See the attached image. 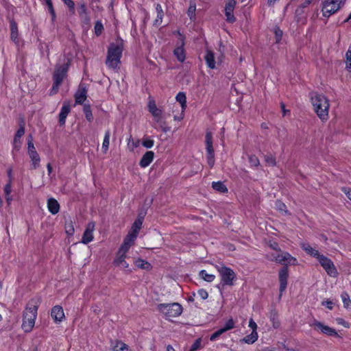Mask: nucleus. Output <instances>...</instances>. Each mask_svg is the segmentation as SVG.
<instances>
[{"mask_svg": "<svg viewBox=\"0 0 351 351\" xmlns=\"http://www.w3.org/2000/svg\"><path fill=\"white\" fill-rule=\"evenodd\" d=\"M40 300L38 298L31 299L27 304L23 313L21 328L25 332H29L35 325Z\"/></svg>", "mask_w": 351, "mask_h": 351, "instance_id": "obj_1", "label": "nucleus"}, {"mask_svg": "<svg viewBox=\"0 0 351 351\" xmlns=\"http://www.w3.org/2000/svg\"><path fill=\"white\" fill-rule=\"evenodd\" d=\"M311 102L317 117L322 121H327L330 108L329 99L323 94L313 93L311 95Z\"/></svg>", "mask_w": 351, "mask_h": 351, "instance_id": "obj_2", "label": "nucleus"}, {"mask_svg": "<svg viewBox=\"0 0 351 351\" xmlns=\"http://www.w3.org/2000/svg\"><path fill=\"white\" fill-rule=\"evenodd\" d=\"M123 44L121 40L116 43H111L108 50V56L106 64L110 69H116L120 64L122 56Z\"/></svg>", "mask_w": 351, "mask_h": 351, "instance_id": "obj_3", "label": "nucleus"}, {"mask_svg": "<svg viewBox=\"0 0 351 351\" xmlns=\"http://www.w3.org/2000/svg\"><path fill=\"white\" fill-rule=\"evenodd\" d=\"M69 68V63L66 62L62 65L56 66L53 75V84L51 89V94H55L58 92L60 85L62 84L63 80L66 76Z\"/></svg>", "mask_w": 351, "mask_h": 351, "instance_id": "obj_4", "label": "nucleus"}, {"mask_svg": "<svg viewBox=\"0 0 351 351\" xmlns=\"http://www.w3.org/2000/svg\"><path fill=\"white\" fill-rule=\"evenodd\" d=\"M346 0H325L322 3V12L324 17H330L343 6Z\"/></svg>", "mask_w": 351, "mask_h": 351, "instance_id": "obj_5", "label": "nucleus"}, {"mask_svg": "<svg viewBox=\"0 0 351 351\" xmlns=\"http://www.w3.org/2000/svg\"><path fill=\"white\" fill-rule=\"evenodd\" d=\"M215 267L219 274L221 284L223 285H232L236 279L234 271L230 267L223 265V264L216 265Z\"/></svg>", "mask_w": 351, "mask_h": 351, "instance_id": "obj_6", "label": "nucleus"}, {"mask_svg": "<svg viewBox=\"0 0 351 351\" xmlns=\"http://www.w3.org/2000/svg\"><path fill=\"white\" fill-rule=\"evenodd\" d=\"M158 308L167 318L176 317L182 313V307L178 303L160 304Z\"/></svg>", "mask_w": 351, "mask_h": 351, "instance_id": "obj_7", "label": "nucleus"}, {"mask_svg": "<svg viewBox=\"0 0 351 351\" xmlns=\"http://www.w3.org/2000/svg\"><path fill=\"white\" fill-rule=\"evenodd\" d=\"M27 154L31 161V168L32 169H38L40 163V157L34 147L32 136L27 138Z\"/></svg>", "mask_w": 351, "mask_h": 351, "instance_id": "obj_8", "label": "nucleus"}, {"mask_svg": "<svg viewBox=\"0 0 351 351\" xmlns=\"http://www.w3.org/2000/svg\"><path fill=\"white\" fill-rule=\"evenodd\" d=\"M326 272L330 277L336 278L338 276V271L335 266L333 262L326 257V256L321 254L320 256L317 259Z\"/></svg>", "mask_w": 351, "mask_h": 351, "instance_id": "obj_9", "label": "nucleus"}, {"mask_svg": "<svg viewBox=\"0 0 351 351\" xmlns=\"http://www.w3.org/2000/svg\"><path fill=\"white\" fill-rule=\"evenodd\" d=\"M270 259L282 265H296L298 264V261L295 257L288 252L281 251V250H279L277 255H272Z\"/></svg>", "mask_w": 351, "mask_h": 351, "instance_id": "obj_10", "label": "nucleus"}, {"mask_svg": "<svg viewBox=\"0 0 351 351\" xmlns=\"http://www.w3.org/2000/svg\"><path fill=\"white\" fill-rule=\"evenodd\" d=\"M205 143L207 152V162L210 167H213L215 165V153L213 147V134L210 132H208L206 134Z\"/></svg>", "mask_w": 351, "mask_h": 351, "instance_id": "obj_11", "label": "nucleus"}, {"mask_svg": "<svg viewBox=\"0 0 351 351\" xmlns=\"http://www.w3.org/2000/svg\"><path fill=\"white\" fill-rule=\"evenodd\" d=\"M310 326L311 327H313L314 328V330H318L320 332H322V334L326 335L328 336L336 337L338 335L337 331L334 328H332L328 326L324 325L323 323H322L319 321H317V320L313 321L310 324Z\"/></svg>", "mask_w": 351, "mask_h": 351, "instance_id": "obj_12", "label": "nucleus"}, {"mask_svg": "<svg viewBox=\"0 0 351 351\" xmlns=\"http://www.w3.org/2000/svg\"><path fill=\"white\" fill-rule=\"evenodd\" d=\"M236 5V0H226L224 11L226 15V20L228 23H233L236 21V18L234 17L233 14Z\"/></svg>", "mask_w": 351, "mask_h": 351, "instance_id": "obj_13", "label": "nucleus"}, {"mask_svg": "<svg viewBox=\"0 0 351 351\" xmlns=\"http://www.w3.org/2000/svg\"><path fill=\"white\" fill-rule=\"evenodd\" d=\"M95 228V223L93 221H90L86 225L85 230L83 233L82 238V243L84 244H88L93 241L94 237L93 232Z\"/></svg>", "mask_w": 351, "mask_h": 351, "instance_id": "obj_14", "label": "nucleus"}, {"mask_svg": "<svg viewBox=\"0 0 351 351\" xmlns=\"http://www.w3.org/2000/svg\"><path fill=\"white\" fill-rule=\"evenodd\" d=\"M279 282H280V296L286 290L287 286L288 279V269L287 267H283L279 271Z\"/></svg>", "mask_w": 351, "mask_h": 351, "instance_id": "obj_15", "label": "nucleus"}, {"mask_svg": "<svg viewBox=\"0 0 351 351\" xmlns=\"http://www.w3.org/2000/svg\"><path fill=\"white\" fill-rule=\"evenodd\" d=\"M87 97V90L84 84H80L75 94V104H82Z\"/></svg>", "mask_w": 351, "mask_h": 351, "instance_id": "obj_16", "label": "nucleus"}, {"mask_svg": "<svg viewBox=\"0 0 351 351\" xmlns=\"http://www.w3.org/2000/svg\"><path fill=\"white\" fill-rule=\"evenodd\" d=\"M148 109L149 112L154 117L155 120L158 122L162 116V110L157 108L156 103L154 100H150L148 103Z\"/></svg>", "mask_w": 351, "mask_h": 351, "instance_id": "obj_17", "label": "nucleus"}, {"mask_svg": "<svg viewBox=\"0 0 351 351\" xmlns=\"http://www.w3.org/2000/svg\"><path fill=\"white\" fill-rule=\"evenodd\" d=\"M51 315L56 322H61L64 318V313L62 306L57 305L52 308Z\"/></svg>", "mask_w": 351, "mask_h": 351, "instance_id": "obj_18", "label": "nucleus"}, {"mask_svg": "<svg viewBox=\"0 0 351 351\" xmlns=\"http://www.w3.org/2000/svg\"><path fill=\"white\" fill-rule=\"evenodd\" d=\"M154 158V153L152 151L147 152L141 158L139 165L142 168H145L148 167L151 162L153 161Z\"/></svg>", "mask_w": 351, "mask_h": 351, "instance_id": "obj_19", "label": "nucleus"}, {"mask_svg": "<svg viewBox=\"0 0 351 351\" xmlns=\"http://www.w3.org/2000/svg\"><path fill=\"white\" fill-rule=\"evenodd\" d=\"M184 43L183 40L181 42V45L177 47L173 51V55L176 57L177 60L183 62L186 59V53L184 48Z\"/></svg>", "mask_w": 351, "mask_h": 351, "instance_id": "obj_20", "label": "nucleus"}, {"mask_svg": "<svg viewBox=\"0 0 351 351\" xmlns=\"http://www.w3.org/2000/svg\"><path fill=\"white\" fill-rule=\"evenodd\" d=\"M71 108L69 103H64L61 108L59 114V122L61 125H64L66 121V118L70 112Z\"/></svg>", "mask_w": 351, "mask_h": 351, "instance_id": "obj_21", "label": "nucleus"}, {"mask_svg": "<svg viewBox=\"0 0 351 351\" xmlns=\"http://www.w3.org/2000/svg\"><path fill=\"white\" fill-rule=\"evenodd\" d=\"M47 208L49 213L56 215L60 210V204L56 199L51 197L47 200Z\"/></svg>", "mask_w": 351, "mask_h": 351, "instance_id": "obj_22", "label": "nucleus"}, {"mask_svg": "<svg viewBox=\"0 0 351 351\" xmlns=\"http://www.w3.org/2000/svg\"><path fill=\"white\" fill-rule=\"evenodd\" d=\"M204 59H205L206 63L208 68H210L211 69H215V56H214V53L211 50H210V49L206 50Z\"/></svg>", "mask_w": 351, "mask_h": 351, "instance_id": "obj_23", "label": "nucleus"}, {"mask_svg": "<svg viewBox=\"0 0 351 351\" xmlns=\"http://www.w3.org/2000/svg\"><path fill=\"white\" fill-rule=\"evenodd\" d=\"M143 221V217H138V218L133 223L131 230L129 232L137 236L140 229L141 228Z\"/></svg>", "mask_w": 351, "mask_h": 351, "instance_id": "obj_24", "label": "nucleus"}, {"mask_svg": "<svg viewBox=\"0 0 351 351\" xmlns=\"http://www.w3.org/2000/svg\"><path fill=\"white\" fill-rule=\"evenodd\" d=\"M25 134V130L21 127L16 132L14 138V148L19 150L21 147V138Z\"/></svg>", "mask_w": 351, "mask_h": 351, "instance_id": "obj_25", "label": "nucleus"}, {"mask_svg": "<svg viewBox=\"0 0 351 351\" xmlns=\"http://www.w3.org/2000/svg\"><path fill=\"white\" fill-rule=\"evenodd\" d=\"M302 248L309 255L318 258L319 256H321L318 250H317L315 248L312 247L308 243H302L301 245Z\"/></svg>", "mask_w": 351, "mask_h": 351, "instance_id": "obj_26", "label": "nucleus"}, {"mask_svg": "<svg viewBox=\"0 0 351 351\" xmlns=\"http://www.w3.org/2000/svg\"><path fill=\"white\" fill-rule=\"evenodd\" d=\"M176 99L178 103H180L182 108V112L184 113L186 108V97L185 93L183 92H179L176 97Z\"/></svg>", "mask_w": 351, "mask_h": 351, "instance_id": "obj_27", "label": "nucleus"}, {"mask_svg": "<svg viewBox=\"0 0 351 351\" xmlns=\"http://www.w3.org/2000/svg\"><path fill=\"white\" fill-rule=\"evenodd\" d=\"M10 29H11V34H10L11 40H13L14 43H19V32H18L17 25L14 21L11 22Z\"/></svg>", "mask_w": 351, "mask_h": 351, "instance_id": "obj_28", "label": "nucleus"}, {"mask_svg": "<svg viewBox=\"0 0 351 351\" xmlns=\"http://www.w3.org/2000/svg\"><path fill=\"white\" fill-rule=\"evenodd\" d=\"M258 338V332H252L250 335L241 339V341L247 344H252L257 341Z\"/></svg>", "mask_w": 351, "mask_h": 351, "instance_id": "obj_29", "label": "nucleus"}, {"mask_svg": "<svg viewBox=\"0 0 351 351\" xmlns=\"http://www.w3.org/2000/svg\"><path fill=\"white\" fill-rule=\"evenodd\" d=\"M134 265L136 267L140 269H143L146 270H149L151 268V265L147 261L143 260L141 258H138L134 261Z\"/></svg>", "mask_w": 351, "mask_h": 351, "instance_id": "obj_30", "label": "nucleus"}, {"mask_svg": "<svg viewBox=\"0 0 351 351\" xmlns=\"http://www.w3.org/2000/svg\"><path fill=\"white\" fill-rule=\"evenodd\" d=\"M346 60V69L351 73V44L349 45L348 49L345 55Z\"/></svg>", "mask_w": 351, "mask_h": 351, "instance_id": "obj_31", "label": "nucleus"}, {"mask_svg": "<svg viewBox=\"0 0 351 351\" xmlns=\"http://www.w3.org/2000/svg\"><path fill=\"white\" fill-rule=\"evenodd\" d=\"M212 186L215 191L220 193H226L228 191L227 187L221 182H213Z\"/></svg>", "mask_w": 351, "mask_h": 351, "instance_id": "obj_32", "label": "nucleus"}, {"mask_svg": "<svg viewBox=\"0 0 351 351\" xmlns=\"http://www.w3.org/2000/svg\"><path fill=\"white\" fill-rule=\"evenodd\" d=\"M110 132L109 130H107L105 132L103 143H102V150L104 153L107 152L109 145H110Z\"/></svg>", "mask_w": 351, "mask_h": 351, "instance_id": "obj_33", "label": "nucleus"}, {"mask_svg": "<svg viewBox=\"0 0 351 351\" xmlns=\"http://www.w3.org/2000/svg\"><path fill=\"white\" fill-rule=\"evenodd\" d=\"M199 276L204 280L208 282H211L215 279V276L214 274H208L206 270H201L199 271Z\"/></svg>", "mask_w": 351, "mask_h": 351, "instance_id": "obj_34", "label": "nucleus"}, {"mask_svg": "<svg viewBox=\"0 0 351 351\" xmlns=\"http://www.w3.org/2000/svg\"><path fill=\"white\" fill-rule=\"evenodd\" d=\"M341 300H342V302L343 304V306L347 309L350 308H351V300L350 298L349 295L347 293L343 292L341 293Z\"/></svg>", "mask_w": 351, "mask_h": 351, "instance_id": "obj_35", "label": "nucleus"}, {"mask_svg": "<svg viewBox=\"0 0 351 351\" xmlns=\"http://www.w3.org/2000/svg\"><path fill=\"white\" fill-rule=\"evenodd\" d=\"M64 229L65 232L68 236L70 237L73 235L75 232V228L72 221L66 222Z\"/></svg>", "mask_w": 351, "mask_h": 351, "instance_id": "obj_36", "label": "nucleus"}, {"mask_svg": "<svg viewBox=\"0 0 351 351\" xmlns=\"http://www.w3.org/2000/svg\"><path fill=\"white\" fill-rule=\"evenodd\" d=\"M235 326L234 321L231 318L229 319L224 324V326L220 329L223 332V333L228 330H230L234 328Z\"/></svg>", "mask_w": 351, "mask_h": 351, "instance_id": "obj_37", "label": "nucleus"}, {"mask_svg": "<svg viewBox=\"0 0 351 351\" xmlns=\"http://www.w3.org/2000/svg\"><path fill=\"white\" fill-rule=\"evenodd\" d=\"M84 113L85 114V117H86V119H87V121L90 122L93 120V116L90 106L85 105L84 106Z\"/></svg>", "mask_w": 351, "mask_h": 351, "instance_id": "obj_38", "label": "nucleus"}, {"mask_svg": "<svg viewBox=\"0 0 351 351\" xmlns=\"http://www.w3.org/2000/svg\"><path fill=\"white\" fill-rule=\"evenodd\" d=\"M44 1L48 8V11L51 16V20H52V21H53L56 19V13H55L53 7L52 1H51V0H44Z\"/></svg>", "mask_w": 351, "mask_h": 351, "instance_id": "obj_39", "label": "nucleus"}, {"mask_svg": "<svg viewBox=\"0 0 351 351\" xmlns=\"http://www.w3.org/2000/svg\"><path fill=\"white\" fill-rule=\"evenodd\" d=\"M136 237H137V236H136L130 232H128V234H127V236L125 237V238L123 240V243L132 246L134 244Z\"/></svg>", "mask_w": 351, "mask_h": 351, "instance_id": "obj_40", "label": "nucleus"}, {"mask_svg": "<svg viewBox=\"0 0 351 351\" xmlns=\"http://www.w3.org/2000/svg\"><path fill=\"white\" fill-rule=\"evenodd\" d=\"M126 258H127V254H120L119 252H117L116 257L114 260V264L115 265H118L122 261H125Z\"/></svg>", "mask_w": 351, "mask_h": 351, "instance_id": "obj_41", "label": "nucleus"}, {"mask_svg": "<svg viewBox=\"0 0 351 351\" xmlns=\"http://www.w3.org/2000/svg\"><path fill=\"white\" fill-rule=\"evenodd\" d=\"M94 29L97 36H99L102 33L104 30V26L101 21H98L95 23Z\"/></svg>", "mask_w": 351, "mask_h": 351, "instance_id": "obj_42", "label": "nucleus"}, {"mask_svg": "<svg viewBox=\"0 0 351 351\" xmlns=\"http://www.w3.org/2000/svg\"><path fill=\"white\" fill-rule=\"evenodd\" d=\"M142 145L143 147H146L147 149L152 148L154 145V140L149 138H143L142 141Z\"/></svg>", "mask_w": 351, "mask_h": 351, "instance_id": "obj_43", "label": "nucleus"}, {"mask_svg": "<svg viewBox=\"0 0 351 351\" xmlns=\"http://www.w3.org/2000/svg\"><path fill=\"white\" fill-rule=\"evenodd\" d=\"M131 247V245L126 244L123 242L122 245L119 247L118 252H120V254H127L128 252L129 251L130 248Z\"/></svg>", "mask_w": 351, "mask_h": 351, "instance_id": "obj_44", "label": "nucleus"}, {"mask_svg": "<svg viewBox=\"0 0 351 351\" xmlns=\"http://www.w3.org/2000/svg\"><path fill=\"white\" fill-rule=\"evenodd\" d=\"M274 34L276 36V41L277 43H278L281 40L282 36V31L279 27H275Z\"/></svg>", "mask_w": 351, "mask_h": 351, "instance_id": "obj_45", "label": "nucleus"}, {"mask_svg": "<svg viewBox=\"0 0 351 351\" xmlns=\"http://www.w3.org/2000/svg\"><path fill=\"white\" fill-rule=\"evenodd\" d=\"M201 339H197V340H195V341L191 346L190 351H197V350H199L201 347Z\"/></svg>", "mask_w": 351, "mask_h": 351, "instance_id": "obj_46", "label": "nucleus"}, {"mask_svg": "<svg viewBox=\"0 0 351 351\" xmlns=\"http://www.w3.org/2000/svg\"><path fill=\"white\" fill-rule=\"evenodd\" d=\"M249 162L252 166L257 167L259 165V160L256 156H250Z\"/></svg>", "mask_w": 351, "mask_h": 351, "instance_id": "obj_47", "label": "nucleus"}, {"mask_svg": "<svg viewBox=\"0 0 351 351\" xmlns=\"http://www.w3.org/2000/svg\"><path fill=\"white\" fill-rule=\"evenodd\" d=\"M197 295L201 299L206 300L208 297V292L206 290L202 289H199V290L197 291Z\"/></svg>", "mask_w": 351, "mask_h": 351, "instance_id": "obj_48", "label": "nucleus"}, {"mask_svg": "<svg viewBox=\"0 0 351 351\" xmlns=\"http://www.w3.org/2000/svg\"><path fill=\"white\" fill-rule=\"evenodd\" d=\"M64 3L69 8V10L73 12L75 9V4L72 0H62Z\"/></svg>", "mask_w": 351, "mask_h": 351, "instance_id": "obj_49", "label": "nucleus"}, {"mask_svg": "<svg viewBox=\"0 0 351 351\" xmlns=\"http://www.w3.org/2000/svg\"><path fill=\"white\" fill-rule=\"evenodd\" d=\"M12 184V183H10V182H8L7 184L5 185V186L3 188L5 195H11Z\"/></svg>", "mask_w": 351, "mask_h": 351, "instance_id": "obj_50", "label": "nucleus"}, {"mask_svg": "<svg viewBox=\"0 0 351 351\" xmlns=\"http://www.w3.org/2000/svg\"><path fill=\"white\" fill-rule=\"evenodd\" d=\"M223 333V332H222L221 329H219L210 337V340L212 341H215Z\"/></svg>", "mask_w": 351, "mask_h": 351, "instance_id": "obj_51", "label": "nucleus"}, {"mask_svg": "<svg viewBox=\"0 0 351 351\" xmlns=\"http://www.w3.org/2000/svg\"><path fill=\"white\" fill-rule=\"evenodd\" d=\"M248 326L252 330V332H257V324L252 318L250 319Z\"/></svg>", "mask_w": 351, "mask_h": 351, "instance_id": "obj_52", "label": "nucleus"}, {"mask_svg": "<svg viewBox=\"0 0 351 351\" xmlns=\"http://www.w3.org/2000/svg\"><path fill=\"white\" fill-rule=\"evenodd\" d=\"M336 322L339 325H341L346 328H349V323L346 322L343 318L337 317L336 318Z\"/></svg>", "mask_w": 351, "mask_h": 351, "instance_id": "obj_53", "label": "nucleus"}, {"mask_svg": "<svg viewBox=\"0 0 351 351\" xmlns=\"http://www.w3.org/2000/svg\"><path fill=\"white\" fill-rule=\"evenodd\" d=\"M118 343L120 345V351H130L129 346L122 341H119Z\"/></svg>", "mask_w": 351, "mask_h": 351, "instance_id": "obj_54", "label": "nucleus"}, {"mask_svg": "<svg viewBox=\"0 0 351 351\" xmlns=\"http://www.w3.org/2000/svg\"><path fill=\"white\" fill-rule=\"evenodd\" d=\"M265 160L269 165L273 166L276 163L275 158L272 156H266Z\"/></svg>", "mask_w": 351, "mask_h": 351, "instance_id": "obj_55", "label": "nucleus"}, {"mask_svg": "<svg viewBox=\"0 0 351 351\" xmlns=\"http://www.w3.org/2000/svg\"><path fill=\"white\" fill-rule=\"evenodd\" d=\"M139 143H140L139 141H132V142H130V139L129 142H128V146H129V147H132V150H133L134 148H136L137 147H138Z\"/></svg>", "mask_w": 351, "mask_h": 351, "instance_id": "obj_56", "label": "nucleus"}, {"mask_svg": "<svg viewBox=\"0 0 351 351\" xmlns=\"http://www.w3.org/2000/svg\"><path fill=\"white\" fill-rule=\"evenodd\" d=\"M322 304L330 310H332L333 308V302L330 300L324 301L322 302Z\"/></svg>", "mask_w": 351, "mask_h": 351, "instance_id": "obj_57", "label": "nucleus"}, {"mask_svg": "<svg viewBox=\"0 0 351 351\" xmlns=\"http://www.w3.org/2000/svg\"><path fill=\"white\" fill-rule=\"evenodd\" d=\"M119 341L112 342L111 346L113 351H120V345L118 343Z\"/></svg>", "mask_w": 351, "mask_h": 351, "instance_id": "obj_58", "label": "nucleus"}, {"mask_svg": "<svg viewBox=\"0 0 351 351\" xmlns=\"http://www.w3.org/2000/svg\"><path fill=\"white\" fill-rule=\"evenodd\" d=\"M117 266L121 267V269H129V264L125 261V260L122 261Z\"/></svg>", "mask_w": 351, "mask_h": 351, "instance_id": "obj_59", "label": "nucleus"}, {"mask_svg": "<svg viewBox=\"0 0 351 351\" xmlns=\"http://www.w3.org/2000/svg\"><path fill=\"white\" fill-rule=\"evenodd\" d=\"M7 174L8 178V182H10V183H12V169L11 168L8 169Z\"/></svg>", "mask_w": 351, "mask_h": 351, "instance_id": "obj_60", "label": "nucleus"}, {"mask_svg": "<svg viewBox=\"0 0 351 351\" xmlns=\"http://www.w3.org/2000/svg\"><path fill=\"white\" fill-rule=\"evenodd\" d=\"M276 207L280 210H285V208H286V206L285 204H284L283 203L280 202H276Z\"/></svg>", "mask_w": 351, "mask_h": 351, "instance_id": "obj_61", "label": "nucleus"}, {"mask_svg": "<svg viewBox=\"0 0 351 351\" xmlns=\"http://www.w3.org/2000/svg\"><path fill=\"white\" fill-rule=\"evenodd\" d=\"M269 246L271 248H272L273 250H276L278 253L279 252V250H280L278 247V245L277 243L276 242H274V243H271L269 244Z\"/></svg>", "mask_w": 351, "mask_h": 351, "instance_id": "obj_62", "label": "nucleus"}, {"mask_svg": "<svg viewBox=\"0 0 351 351\" xmlns=\"http://www.w3.org/2000/svg\"><path fill=\"white\" fill-rule=\"evenodd\" d=\"M156 10L157 14H158L160 16V14H163L162 8L160 4L156 5Z\"/></svg>", "mask_w": 351, "mask_h": 351, "instance_id": "obj_63", "label": "nucleus"}, {"mask_svg": "<svg viewBox=\"0 0 351 351\" xmlns=\"http://www.w3.org/2000/svg\"><path fill=\"white\" fill-rule=\"evenodd\" d=\"M344 193H346L348 198L351 200V189H347L344 190Z\"/></svg>", "mask_w": 351, "mask_h": 351, "instance_id": "obj_64", "label": "nucleus"}]
</instances>
